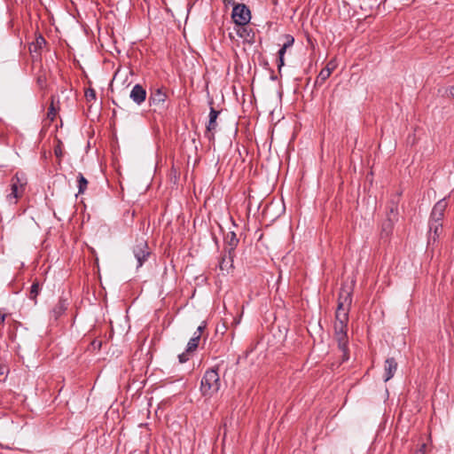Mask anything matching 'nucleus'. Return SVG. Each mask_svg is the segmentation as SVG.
I'll return each instance as SVG.
<instances>
[{"label": "nucleus", "mask_w": 454, "mask_h": 454, "mask_svg": "<svg viewBox=\"0 0 454 454\" xmlns=\"http://www.w3.org/2000/svg\"><path fill=\"white\" fill-rule=\"evenodd\" d=\"M352 288L351 286H342L340 288L338 299V307L335 313V322L333 325V338L338 344V348L341 354V362L348 360V311L352 302Z\"/></svg>", "instance_id": "nucleus-1"}, {"label": "nucleus", "mask_w": 454, "mask_h": 454, "mask_svg": "<svg viewBox=\"0 0 454 454\" xmlns=\"http://www.w3.org/2000/svg\"><path fill=\"white\" fill-rule=\"evenodd\" d=\"M220 387V376L216 369L207 370L200 382V392L202 395L210 397L218 392Z\"/></svg>", "instance_id": "nucleus-2"}, {"label": "nucleus", "mask_w": 454, "mask_h": 454, "mask_svg": "<svg viewBox=\"0 0 454 454\" xmlns=\"http://www.w3.org/2000/svg\"><path fill=\"white\" fill-rule=\"evenodd\" d=\"M168 95L163 88H155L151 90L148 102L153 111L163 114L168 108Z\"/></svg>", "instance_id": "nucleus-3"}, {"label": "nucleus", "mask_w": 454, "mask_h": 454, "mask_svg": "<svg viewBox=\"0 0 454 454\" xmlns=\"http://www.w3.org/2000/svg\"><path fill=\"white\" fill-rule=\"evenodd\" d=\"M231 17L237 25L244 26L250 21L251 12L244 4H237L233 7Z\"/></svg>", "instance_id": "nucleus-4"}, {"label": "nucleus", "mask_w": 454, "mask_h": 454, "mask_svg": "<svg viewBox=\"0 0 454 454\" xmlns=\"http://www.w3.org/2000/svg\"><path fill=\"white\" fill-rule=\"evenodd\" d=\"M133 253L137 261V268H140L151 254L147 242L144 239L137 241L133 247Z\"/></svg>", "instance_id": "nucleus-5"}, {"label": "nucleus", "mask_w": 454, "mask_h": 454, "mask_svg": "<svg viewBox=\"0 0 454 454\" xmlns=\"http://www.w3.org/2000/svg\"><path fill=\"white\" fill-rule=\"evenodd\" d=\"M448 206L445 199L440 200L433 207L431 213V221L434 223V227H442V223L440 221L444 215V211Z\"/></svg>", "instance_id": "nucleus-6"}, {"label": "nucleus", "mask_w": 454, "mask_h": 454, "mask_svg": "<svg viewBox=\"0 0 454 454\" xmlns=\"http://www.w3.org/2000/svg\"><path fill=\"white\" fill-rule=\"evenodd\" d=\"M337 67V63L335 59L330 60L326 67L323 68L319 74L317 75L315 84L317 86H321L331 75L333 71Z\"/></svg>", "instance_id": "nucleus-7"}, {"label": "nucleus", "mask_w": 454, "mask_h": 454, "mask_svg": "<svg viewBox=\"0 0 454 454\" xmlns=\"http://www.w3.org/2000/svg\"><path fill=\"white\" fill-rule=\"evenodd\" d=\"M146 90L141 84H136L129 94L130 99L137 106L142 105L146 99Z\"/></svg>", "instance_id": "nucleus-8"}, {"label": "nucleus", "mask_w": 454, "mask_h": 454, "mask_svg": "<svg viewBox=\"0 0 454 454\" xmlns=\"http://www.w3.org/2000/svg\"><path fill=\"white\" fill-rule=\"evenodd\" d=\"M220 112L215 110V108L211 107L210 113H209V121L207 125V131H206V137L209 140L214 139V131L216 129V119L219 115Z\"/></svg>", "instance_id": "nucleus-9"}, {"label": "nucleus", "mask_w": 454, "mask_h": 454, "mask_svg": "<svg viewBox=\"0 0 454 454\" xmlns=\"http://www.w3.org/2000/svg\"><path fill=\"white\" fill-rule=\"evenodd\" d=\"M223 236L225 245L224 250L233 253L239 241L237 238V234L234 231H230L227 233L223 232Z\"/></svg>", "instance_id": "nucleus-10"}, {"label": "nucleus", "mask_w": 454, "mask_h": 454, "mask_svg": "<svg viewBox=\"0 0 454 454\" xmlns=\"http://www.w3.org/2000/svg\"><path fill=\"white\" fill-rule=\"evenodd\" d=\"M397 370V363L395 358L389 357L386 359L384 364V380L388 381Z\"/></svg>", "instance_id": "nucleus-11"}, {"label": "nucleus", "mask_w": 454, "mask_h": 454, "mask_svg": "<svg viewBox=\"0 0 454 454\" xmlns=\"http://www.w3.org/2000/svg\"><path fill=\"white\" fill-rule=\"evenodd\" d=\"M387 227H391L399 223V212L397 209V205L395 203H391L388 207V211L387 213Z\"/></svg>", "instance_id": "nucleus-12"}, {"label": "nucleus", "mask_w": 454, "mask_h": 454, "mask_svg": "<svg viewBox=\"0 0 454 454\" xmlns=\"http://www.w3.org/2000/svg\"><path fill=\"white\" fill-rule=\"evenodd\" d=\"M227 254H224L220 262H219V269L222 271H227L233 268V258L235 253H231L230 251H225Z\"/></svg>", "instance_id": "nucleus-13"}, {"label": "nucleus", "mask_w": 454, "mask_h": 454, "mask_svg": "<svg viewBox=\"0 0 454 454\" xmlns=\"http://www.w3.org/2000/svg\"><path fill=\"white\" fill-rule=\"evenodd\" d=\"M68 302L66 299H59L51 310L52 317L57 320L67 309Z\"/></svg>", "instance_id": "nucleus-14"}, {"label": "nucleus", "mask_w": 454, "mask_h": 454, "mask_svg": "<svg viewBox=\"0 0 454 454\" xmlns=\"http://www.w3.org/2000/svg\"><path fill=\"white\" fill-rule=\"evenodd\" d=\"M200 340V333L197 334V333H194L193 337L190 339L187 344L186 352L189 353L194 351L198 348Z\"/></svg>", "instance_id": "nucleus-15"}, {"label": "nucleus", "mask_w": 454, "mask_h": 454, "mask_svg": "<svg viewBox=\"0 0 454 454\" xmlns=\"http://www.w3.org/2000/svg\"><path fill=\"white\" fill-rule=\"evenodd\" d=\"M78 193H83L87 188L88 181L82 173L77 176Z\"/></svg>", "instance_id": "nucleus-16"}, {"label": "nucleus", "mask_w": 454, "mask_h": 454, "mask_svg": "<svg viewBox=\"0 0 454 454\" xmlns=\"http://www.w3.org/2000/svg\"><path fill=\"white\" fill-rule=\"evenodd\" d=\"M286 41L284 43L283 46L278 51V55H285L286 49L291 47L294 44V39L291 35H286Z\"/></svg>", "instance_id": "nucleus-17"}, {"label": "nucleus", "mask_w": 454, "mask_h": 454, "mask_svg": "<svg viewBox=\"0 0 454 454\" xmlns=\"http://www.w3.org/2000/svg\"><path fill=\"white\" fill-rule=\"evenodd\" d=\"M38 294H39V283L35 282V283H33V285L30 287L29 298L31 300L35 301Z\"/></svg>", "instance_id": "nucleus-18"}, {"label": "nucleus", "mask_w": 454, "mask_h": 454, "mask_svg": "<svg viewBox=\"0 0 454 454\" xmlns=\"http://www.w3.org/2000/svg\"><path fill=\"white\" fill-rule=\"evenodd\" d=\"M18 189L19 188H18L17 183L13 182L12 184V192L8 195L9 200L11 202H12V200H15L20 197Z\"/></svg>", "instance_id": "nucleus-19"}, {"label": "nucleus", "mask_w": 454, "mask_h": 454, "mask_svg": "<svg viewBox=\"0 0 454 454\" xmlns=\"http://www.w3.org/2000/svg\"><path fill=\"white\" fill-rule=\"evenodd\" d=\"M45 43H46L45 39L40 35L39 37L36 38L35 43H33L32 46H30V51H33L32 47H34V51H36L37 49H41L43 47V45H44Z\"/></svg>", "instance_id": "nucleus-20"}, {"label": "nucleus", "mask_w": 454, "mask_h": 454, "mask_svg": "<svg viewBox=\"0 0 454 454\" xmlns=\"http://www.w3.org/2000/svg\"><path fill=\"white\" fill-rule=\"evenodd\" d=\"M85 98L87 101H92L96 99V91L93 89H88L85 91Z\"/></svg>", "instance_id": "nucleus-21"}, {"label": "nucleus", "mask_w": 454, "mask_h": 454, "mask_svg": "<svg viewBox=\"0 0 454 454\" xmlns=\"http://www.w3.org/2000/svg\"><path fill=\"white\" fill-rule=\"evenodd\" d=\"M54 153L56 157L60 159L63 156V149H62V144L60 141H59V144L54 148Z\"/></svg>", "instance_id": "nucleus-22"}, {"label": "nucleus", "mask_w": 454, "mask_h": 454, "mask_svg": "<svg viewBox=\"0 0 454 454\" xmlns=\"http://www.w3.org/2000/svg\"><path fill=\"white\" fill-rule=\"evenodd\" d=\"M438 231L439 229L438 228H435L434 229V231H432V229H429V236H428V239H429V243L431 242V240H433L434 242L435 241L436 238L439 237V233H438Z\"/></svg>", "instance_id": "nucleus-23"}, {"label": "nucleus", "mask_w": 454, "mask_h": 454, "mask_svg": "<svg viewBox=\"0 0 454 454\" xmlns=\"http://www.w3.org/2000/svg\"><path fill=\"white\" fill-rule=\"evenodd\" d=\"M56 115V109L54 107V101L53 99L51 100V106L49 108V112H48V117L51 119V120H53L54 117Z\"/></svg>", "instance_id": "nucleus-24"}, {"label": "nucleus", "mask_w": 454, "mask_h": 454, "mask_svg": "<svg viewBox=\"0 0 454 454\" xmlns=\"http://www.w3.org/2000/svg\"><path fill=\"white\" fill-rule=\"evenodd\" d=\"M178 359L180 363H185L188 360V356L186 353H182L178 356Z\"/></svg>", "instance_id": "nucleus-25"}, {"label": "nucleus", "mask_w": 454, "mask_h": 454, "mask_svg": "<svg viewBox=\"0 0 454 454\" xmlns=\"http://www.w3.org/2000/svg\"><path fill=\"white\" fill-rule=\"evenodd\" d=\"M284 66V55H278V70L281 69V67Z\"/></svg>", "instance_id": "nucleus-26"}, {"label": "nucleus", "mask_w": 454, "mask_h": 454, "mask_svg": "<svg viewBox=\"0 0 454 454\" xmlns=\"http://www.w3.org/2000/svg\"><path fill=\"white\" fill-rule=\"evenodd\" d=\"M426 444H422L421 447L416 450L415 454H425Z\"/></svg>", "instance_id": "nucleus-27"}, {"label": "nucleus", "mask_w": 454, "mask_h": 454, "mask_svg": "<svg viewBox=\"0 0 454 454\" xmlns=\"http://www.w3.org/2000/svg\"><path fill=\"white\" fill-rule=\"evenodd\" d=\"M206 325H200L198 328H197V331L195 333H200V336L201 335V333L203 332V330L205 329Z\"/></svg>", "instance_id": "nucleus-28"}, {"label": "nucleus", "mask_w": 454, "mask_h": 454, "mask_svg": "<svg viewBox=\"0 0 454 454\" xmlns=\"http://www.w3.org/2000/svg\"><path fill=\"white\" fill-rule=\"evenodd\" d=\"M448 93L451 98H454V85L449 88Z\"/></svg>", "instance_id": "nucleus-29"}, {"label": "nucleus", "mask_w": 454, "mask_h": 454, "mask_svg": "<svg viewBox=\"0 0 454 454\" xmlns=\"http://www.w3.org/2000/svg\"><path fill=\"white\" fill-rule=\"evenodd\" d=\"M92 345H93L94 347H96V346H97V347L99 348H100V346H101V341L93 340V341H92Z\"/></svg>", "instance_id": "nucleus-30"}, {"label": "nucleus", "mask_w": 454, "mask_h": 454, "mask_svg": "<svg viewBox=\"0 0 454 454\" xmlns=\"http://www.w3.org/2000/svg\"><path fill=\"white\" fill-rule=\"evenodd\" d=\"M4 319H5V315L0 314V324H4Z\"/></svg>", "instance_id": "nucleus-31"}, {"label": "nucleus", "mask_w": 454, "mask_h": 454, "mask_svg": "<svg viewBox=\"0 0 454 454\" xmlns=\"http://www.w3.org/2000/svg\"><path fill=\"white\" fill-rule=\"evenodd\" d=\"M38 82H43V80L41 78H38Z\"/></svg>", "instance_id": "nucleus-32"}]
</instances>
